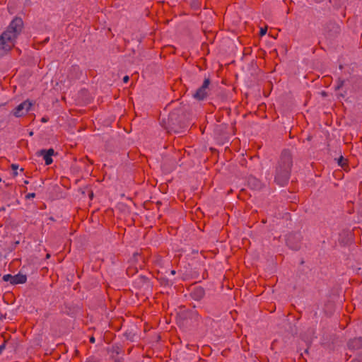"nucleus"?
<instances>
[{"label":"nucleus","instance_id":"obj_1","mask_svg":"<svg viewBox=\"0 0 362 362\" xmlns=\"http://www.w3.org/2000/svg\"><path fill=\"white\" fill-rule=\"evenodd\" d=\"M22 28L23 21L21 18H16L11 22L7 30L0 36V55L4 54L12 48Z\"/></svg>","mask_w":362,"mask_h":362},{"label":"nucleus","instance_id":"obj_2","mask_svg":"<svg viewBox=\"0 0 362 362\" xmlns=\"http://www.w3.org/2000/svg\"><path fill=\"white\" fill-rule=\"evenodd\" d=\"M292 166V158L289 151H283L276 168V181L284 185L288 180Z\"/></svg>","mask_w":362,"mask_h":362},{"label":"nucleus","instance_id":"obj_3","mask_svg":"<svg viewBox=\"0 0 362 362\" xmlns=\"http://www.w3.org/2000/svg\"><path fill=\"white\" fill-rule=\"evenodd\" d=\"M181 125V117L179 110H175L171 112L168 118V122L165 125V128L168 132H178Z\"/></svg>","mask_w":362,"mask_h":362},{"label":"nucleus","instance_id":"obj_4","mask_svg":"<svg viewBox=\"0 0 362 362\" xmlns=\"http://www.w3.org/2000/svg\"><path fill=\"white\" fill-rule=\"evenodd\" d=\"M32 105L33 104L30 101H23L13 110V114L16 117H22L28 113Z\"/></svg>","mask_w":362,"mask_h":362},{"label":"nucleus","instance_id":"obj_5","mask_svg":"<svg viewBox=\"0 0 362 362\" xmlns=\"http://www.w3.org/2000/svg\"><path fill=\"white\" fill-rule=\"evenodd\" d=\"M210 84V81L208 78H206L204 81L202 86L197 90V91L193 95L194 98L199 100H202L205 99L208 95V88Z\"/></svg>","mask_w":362,"mask_h":362},{"label":"nucleus","instance_id":"obj_6","mask_svg":"<svg viewBox=\"0 0 362 362\" xmlns=\"http://www.w3.org/2000/svg\"><path fill=\"white\" fill-rule=\"evenodd\" d=\"M3 280L6 282H10L11 284H24L27 280V276L21 273H18L14 276L6 274L3 276Z\"/></svg>","mask_w":362,"mask_h":362},{"label":"nucleus","instance_id":"obj_7","mask_svg":"<svg viewBox=\"0 0 362 362\" xmlns=\"http://www.w3.org/2000/svg\"><path fill=\"white\" fill-rule=\"evenodd\" d=\"M54 150L52 148H49L48 150L42 149L37 153V155L39 156H42L43 159L47 165H50L53 160L52 156L54 155Z\"/></svg>","mask_w":362,"mask_h":362},{"label":"nucleus","instance_id":"obj_8","mask_svg":"<svg viewBox=\"0 0 362 362\" xmlns=\"http://www.w3.org/2000/svg\"><path fill=\"white\" fill-rule=\"evenodd\" d=\"M124 336L126 339L129 340L131 341H134L137 339L136 330H127L124 333Z\"/></svg>","mask_w":362,"mask_h":362},{"label":"nucleus","instance_id":"obj_9","mask_svg":"<svg viewBox=\"0 0 362 362\" xmlns=\"http://www.w3.org/2000/svg\"><path fill=\"white\" fill-rule=\"evenodd\" d=\"M349 346L351 349H360L362 347V339L361 338H356L351 340L349 343Z\"/></svg>","mask_w":362,"mask_h":362},{"label":"nucleus","instance_id":"obj_10","mask_svg":"<svg viewBox=\"0 0 362 362\" xmlns=\"http://www.w3.org/2000/svg\"><path fill=\"white\" fill-rule=\"evenodd\" d=\"M19 165L18 164H12L11 168L13 170V175L16 176L18 175L17 170L18 169Z\"/></svg>","mask_w":362,"mask_h":362},{"label":"nucleus","instance_id":"obj_11","mask_svg":"<svg viewBox=\"0 0 362 362\" xmlns=\"http://www.w3.org/2000/svg\"><path fill=\"white\" fill-rule=\"evenodd\" d=\"M344 81L343 80H338L337 81V84L336 86V89L338 90V89H340L343 86H344Z\"/></svg>","mask_w":362,"mask_h":362},{"label":"nucleus","instance_id":"obj_12","mask_svg":"<svg viewBox=\"0 0 362 362\" xmlns=\"http://www.w3.org/2000/svg\"><path fill=\"white\" fill-rule=\"evenodd\" d=\"M196 292H197V296L198 297H201V296H204V290L201 288H197Z\"/></svg>","mask_w":362,"mask_h":362},{"label":"nucleus","instance_id":"obj_13","mask_svg":"<svg viewBox=\"0 0 362 362\" xmlns=\"http://www.w3.org/2000/svg\"><path fill=\"white\" fill-rule=\"evenodd\" d=\"M25 197L28 199H33V198L35 197V193H29L25 196Z\"/></svg>","mask_w":362,"mask_h":362},{"label":"nucleus","instance_id":"obj_14","mask_svg":"<svg viewBox=\"0 0 362 362\" xmlns=\"http://www.w3.org/2000/svg\"><path fill=\"white\" fill-rule=\"evenodd\" d=\"M338 163H339V165H341V166H343V165L345 164V163L344 162V158H343V157H340V158H339V160H338Z\"/></svg>","mask_w":362,"mask_h":362},{"label":"nucleus","instance_id":"obj_15","mask_svg":"<svg viewBox=\"0 0 362 362\" xmlns=\"http://www.w3.org/2000/svg\"><path fill=\"white\" fill-rule=\"evenodd\" d=\"M266 32H267V29L266 28H261V30H260V35L262 36L266 34Z\"/></svg>","mask_w":362,"mask_h":362},{"label":"nucleus","instance_id":"obj_16","mask_svg":"<svg viewBox=\"0 0 362 362\" xmlns=\"http://www.w3.org/2000/svg\"><path fill=\"white\" fill-rule=\"evenodd\" d=\"M6 345L5 344H3L0 346V354L2 353V351L5 349Z\"/></svg>","mask_w":362,"mask_h":362},{"label":"nucleus","instance_id":"obj_17","mask_svg":"<svg viewBox=\"0 0 362 362\" xmlns=\"http://www.w3.org/2000/svg\"><path fill=\"white\" fill-rule=\"evenodd\" d=\"M129 78L128 76H125L124 78H123V81L124 83H127L128 81H129Z\"/></svg>","mask_w":362,"mask_h":362},{"label":"nucleus","instance_id":"obj_18","mask_svg":"<svg viewBox=\"0 0 362 362\" xmlns=\"http://www.w3.org/2000/svg\"><path fill=\"white\" fill-rule=\"evenodd\" d=\"M90 341L91 343H94V342H95V338H94L93 337H91L90 338Z\"/></svg>","mask_w":362,"mask_h":362},{"label":"nucleus","instance_id":"obj_19","mask_svg":"<svg viewBox=\"0 0 362 362\" xmlns=\"http://www.w3.org/2000/svg\"><path fill=\"white\" fill-rule=\"evenodd\" d=\"M5 210H6V208H5V207H1V208H0V213H1V211H4Z\"/></svg>","mask_w":362,"mask_h":362},{"label":"nucleus","instance_id":"obj_20","mask_svg":"<svg viewBox=\"0 0 362 362\" xmlns=\"http://www.w3.org/2000/svg\"><path fill=\"white\" fill-rule=\"evenodd\" d=\"M170 273L173 275L175 274V270H171Z\"/></svg>","mask_w":362,"mask_h":362},{"label":"nucleus","instance_id":"obj_21","mask_svg":"<svg viewBox=\"0 0 362 362\" xmlns=\"http://www.w3.org/2000/svg\"><path fill=\"white\" fill-rule=\"evenodd\" d=\"M24 183H25V185H27V184H28L29 182H28V180H25V181H24Z\"/></svg>","mask_w":362,"mask_h":362},{"label":"nucleus","instance_id":"obj_22","mask_svg":"<svg viewBox=\"0 0 362 362\" xmlns=\"http://www.w3.org/2000/svg\"><path fill=\"white\" fill-rule=\"evenodd\" d=\"M47 120L45 119H42V122H45Z\"/></svg>","mask_w":362,"mask_h":362},{"label":"nucleus","instance_id":"obj_23","mask_svg":"<svg viewBox=\"0 0 362 362\" xmlns=\"http://www.w3.org/2000/svg\"><path fill=\"white\" fill-rule=\"evenodd\" d=\"M352 362H359V361H352Z\"/></svg>","mask_w":362,"mask_h":362},{"label":"nucleus","instance_id":"obj_24","mask_svg":"<svg viewBox=\"0 0 362 362\" xmlns=\"http://www.w3.org/2000/svg\"><path fill=\"white\" fill-rule=\"evenodd\" d=\"M1 181V179L0 178V182Z\"/></svg>","mask_w":362,"mask_h":362}]
</instances>
